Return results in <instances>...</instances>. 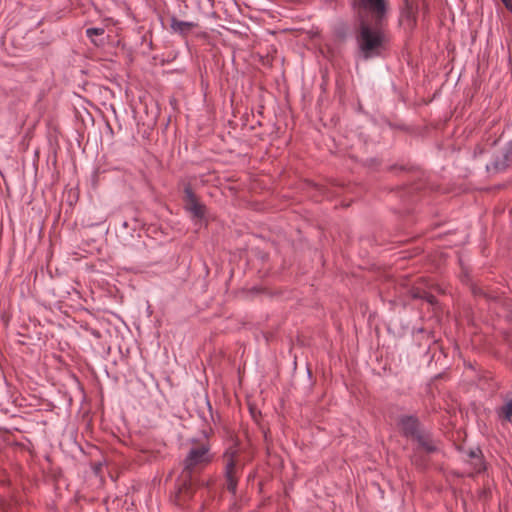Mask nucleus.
<instances>
[{
  "instance_id": "7",
  "label": "nucleus",
  "mask_w": 512,
  "mask_h": 512,
  "mask_svg": "<svg viewBox=\"0 0 512 512\" xmlns=\"http://www.w3.org/2000/svg\"><path fill=\"white\" fill-rule=\"evenodd\" d=\"M236 454H237V449L236 448H230L224 454V457L227 458V463H226V467H225V476H226V481H227V489L232 494L236 493V488H237V479H236V476H235V473H236V463L234 461V457L236 456Z\"/></svg>"
},
{
  "instance_id": "14",
  "label": "nucleus",
  "mask_w": 512,
  "mask_h": 512,
  "mask_svg": "<svg viewBox=\"0 0 512 512\" xmlns=\"http://www.w3.org/2000/svg\"><path fill=\"white\" fill-rule=\"evenodd\" d=\"M426 290H423L419 287H413L411 290H410V295L413 299H420L422 298V296L424 295V292Z\"/></svg>"
},
{
  "instance_id": "17",
  "label": "nucleus",
  "mask_w": 512,
  "mask_h": 512,
  "mask_svg": "<svg viewBox=\"0 0 512 512\" xmlns=\"http://www.w3.org/2000/svg\"><path fill=\"white\" fill-rule=\"evenodd\" d=\"M394 169H400V170H403V171L406 170V168L404 166H399V167L398 166H391L390 167L391 171H393Z\"/></svg>"
},
{
  "instance_id": "9",
  "label": "nucleus",
  "mask_w": 512,
  "mask_h": 512,
  "mask_svg": "<svg viewBox=\"0 0 512 512\" xmlns=\"http://www.w3.org/2000/svg\"><path fill=\"white\" fill-rule=\"evenodd\" d=\"M198 26L195 22L181 21L175 16L171 17L170 28L174 33H178L182 36H187Z\"/></svg>"
},
{
  "instance_id": "10",
  "label": "nucleus",
  "mask_w": 512,
  "mask_h": 512,
  "mask_svg": "<svg viewBox=\"0 0 512 512\" xmlns=\"http://www.w3.org/2000/svg\"><path fill=\"white\" fill-rule=\"evenodd\" d=\"M492 165L496 172L504 171L512 165V140L507 143L502 158L496 159Z\"/></svg>"
},
{
  "instance_id": "3",
  "label": "nucleus",
  "mask_w": 512,
  "mask_h": 512,
  "mask_svg": "<svg viewBox=\"0 0 512 512\" xmlns=\"http://www.w3.org/2000/svg\"><path fill=\"white\" fill-rule=\"evenodd\" d=\"M353 6L369 12L376 26H382L389 11L388 0H354Z\"/></svg>"
},
{
  "instance_id": "4",
  "label": "nucleus",
  "mask_w": 512,
  "mask_h": 512,
  "mask_svg": "<svg viewBox=\"0 0 512 512\" xmlns=\"http://www.w3.org/2000/svg\"><path fill=\"white\" fill-rule=\"evenodd\" d=\"M353 6L369 12L376 26H382L389 11L388 0H354Z\"/></svg>"
},
{
  "instance_id": "15",
  "label": "nucleus",
  "mask_w": 512,
  "mask_h": 512,
  "mask_svg": "<svg viewBox=\"0 0 512 512\" xmlns=\"http://www.w3.org/2000/svg\"><path fill=\"white\" fill-rule=\"evenodd\" d=\"M421 300L426 301L432 306H434L437 303L436 297L428 291L424 292V295L422 296Z\"/></svg>"
},
{
  "instance_id": "13",
  "label": "nucleus",
  "mask_w": 512,
  "mask_h": 512,
  "mask_svg": "<svg viewBox=\"0 0 512 512\" xmlns=\"http://www.w3.org/2000/svg\"><path fill=\"white\" fill-rule=\"evenodd\" d=\"M86 34L89 38H93L94 36H99V35H103L104 34V29L103 28H96V27H93V28H88L86 30Z\"/></svg>"
},
{
  "instance_id": "12",
  "label": "nucleus",
  "mask_w": 512,
  "mask_h": 512,
  "mask_svg": "<svg viewBox=\"0 0 512 512\" xmlns=\"http://www.w3.org/2000/svg\"><path fill=\"white\" fill-rule=\"evenodd\" d=\"M480 454H481V451L479 449H474L469 452L470 458H473L477 461V463L475 465V469L477 471H480L482 469V460H481Z\"/></svg>"
},
{
  "instance_id": "5",
  "label": "nucleus",
  "mask_w": 512,
  "mask_h": 512,
  "mask_svg": "<svg viewBox=\"0 0 512 512\" xmlns=\"http://www.w3.org/2000/svg\"><path fill=\"white\" fill-rule=\"evenodd\" d=\"M401 426L406 435L415 437L418 443L427 451L434 452L437 450L436 445L428 435L420 432L416 427V418H402Z\"/></svg>"
},
{
  "instance_id": "2",
  "label": "nucleus",
  "mask_w": 512,
  "mask_h": 512,
  "mask_svg": "<svg viewBox=\"0 0 512 512\" xmlns=\"http://www.w3.org/2000/svg\"><path fill=\"white\" fill-rule=\"evenodd\" d=\"M212 461L210 446L207 442L194 446L188 452L184 460V471L189 475L197 469H200Z\"/></svg>"
},
{
  "instance_id": "1",
  "label": "nucleus",
  "mask_w": 512,
  "mask_h": 512,
  "mask_svg": "<svg viewBox=\"0 0 512 512\" xmlns=\"http://www.w3.org/2000/svg\"><path fill=\"white\" fill-rule=\"evenodd\" d=\"M356 42L358 49L364 59H370L380 55L384 46L385 35L381 26L368 23L361 19L356 33Z\"/></svg>"
},
{
  "instance_id": "11",
  "label": "nucleus",
  "mask_w": 512,
  "mask_h": 512,
  "mask_svg": "<svg viewBox=\"0 0 512 512\" xmlns=\"http://www.w3.org/2000/svg\"><path fill=\"white\" fill-rule=\"evenodd\" d=\"M498 416H512V394H507L505 402L497 409Z\"/></svg>"
},
{
  "instance_id": "16",
  "label": "nucleus",
  "mask_w": 512,
  "mask_h": 512,
  "mask_svg": "<svg viewBox=\"0 0 512 512\" xmlns=\"http://www.w3.org/2000/svg\"><path fill=\"white\" fill-rule=\"evenodd\" d=\"M505 7L512 13V0H501Z\"/></svg>"
},
{
  "instance_id": "6",
  "label": "nucleus",
  "mask_w": 512,
  "mask_h": 512,
  "mask_svg": "<svg viewBox=\"0 0 512 512\" xmlns=\"http://www.w3.org/2000/svg\"><path fill=\"white\" fill-rule=\"evenodd\" d=\"M184 207L194 218L202 219L206 214V206L199 202L190 186L184 189Z\"/></svg>"
},
{
  "instance_id": "8",
  "label": "nucleus",
  "mask_w": 512,
  "mask_h": 512,
  "mask_svg": "<svg viewBox=\"0 0 512 512\" xmlns=\"http://www.w3.org/2000/svg\"><path fill=\"white\" fill-rule=\"evenodd\" d=\"M204 409H207L208 411L211 410V406L206 397L200 396L187 401V411L189 416H193L194 413L198 414V416H204Z\"/></svg>"
}]
</instances>
